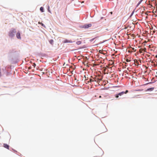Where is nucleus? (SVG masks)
<instances>
[{
  "instance_id": "1",
  "label": "nucleus",
  "mask_w": 157,
  "mask_h": 157,
  "mask_svg": "<svg viewBox=\"0 0 157 157\" xmlns=\"http://www.w3.org/2000/svg\"><path fill=\"white\" fill-rule=\"evenodd\" d=\"M102 80L101 78H99L98 76H94V77L91 76V78L90 79V82H99L100 81Z\"/></svg>"
},
{
  "instance_id": "2",
  "label": "nucleus",
  "mask_w": 157,
  "mask_h": 157,
  "mask_svg": "<svg viewBox=\"0 0 157 157\" xmlns=\"http://www.w3.org/2000/svg\"><path fill=\"white\" fill-rule=\"evenodd\" d=\"M16 33V30L15 29H12L10 31L9 33V36L11 37H13L14 36V34Z\"/></svg>"
},
{
  "instance_id": "3",
  "label": "nucleus",
  "mask_w": 157,
  "mask_h": 157,
  "mask_svg": "<svg viewBox=\"0 0 157 157\" xmlns=\"http://www.w3.org/2000/svg\"><path fill=\"white\" fill-rule=\"evenodd\" d=\"M128 92V90H126L125 92L124 91H122L120 93H119L117 94H116L115 95V98H118L119 96H121L122 95H123L124 94H126Z\"/></svg>"
},
{
  "instance_id": "4",
  "label": "nucleus",
  "mask_w": 157,
  "mask_h": 157,
  "mask_svg": "<svg viewBox=\"0 0 157 157\" xmlns=\"http://www.w3.org/2000/svg\"><path fill=\"white\" fill-rule=\"evenodd\" d=\"M63 43H72V41L71 40H68L67 39H65L63 41Z\"/></svg>"
},
{
  "instance_id": "5",
  "label": "nucleus",
  "mask_w": 157,
  "mask_h": 157,
  "mask_svg": "<svg viewBox=\"0 0 157 157\" xmlns=\"http://www.w3.org/2000/svg\"><path fill=\"white\" fill-rule=\"evenodd\" d=\"M92 26V25L91 24H86L84 25V27L85 28H88L90 27H91Z\"/></svg>"
},
{
  "instance_id": "6",
  "label": "nucleus",
  "mask_w": 157,
  "mask_h": 157,
  "mask_svg": "<svg viewBox=\"0 0 157 157\" xmlns=\"http://www.w3.org/2000/svg\"><path fill=\"white\" fill-rule=\"evenodd\" d=\"M16 37L18 39H21V37L20 36V34L19 32H18L16 34Z\"/></svg>"
},
{
  "instance_id": "7",
  "label": "nucleus",
  "mask_w": 157,
  "mask_h": 157,
  "mask_svg": "<svg viewBox=\"0 0 157 157\" xmlns=\"http://www.w3.org/2000/svg\"><path fill=\"white\" fill-rule=\"evenodd\" d=\"M3 145H4V147L6 148L7 149H9V145H8L7 144H4Z\"/></svg>"
},
{
  "instance_id": "8",
  "label": "nucleus",
  "mask_w": 157,
  "mask_h": 157,
  "mask_svg": "<svg viewBox=\"0 0 157 157\" xmlns=\"http://www.w3.org/2000/svg\"><path fill=\"white\" fill-rule=\"evenodd\" d=\"M130 51H131V52H135L136 50H135V49L134 48H131L130 50L128 51V52H130Z\"/></svg>"
},
{
  "instance_id": "9",
  "label": "nucleus",
  "mask_w": 157,
  "mask_h": 157,
  "mask_svg": "<svg viewBox=\"0 0 157 157\" xmlns=\"http://www.w3.org/2000/svg\"><path fill=\"white\" fill-rule=\"evenodd\" d=\"M154 89V87H152V88H149L147 90V91H152V90H153Z\"/></svg>"
},
{
  "instance_id": "10",
  "label": "nucleus",
  "mask_w": 157,
  "mask_h": 157,
  "mask_svg": "<svg viewBox=\"0 0 157 157\" xmlns=\"http://www.w3.org/2000/svg\"><path fill=\"white\" fill-rule=\"evenodd\" d=\"M145 49L146 50V49L145 48V49H143L142 48H140L139 50V52L140 53H142L144 51Z\"/></svg>"
},
{
  "instance_id": "11",
  "label": "nucleus",
  "mask_w": 157,
  "mask_h": 157,
  "mask_svg": "<svg viewBox=\"0 0 157 157\" xmlns=\"http://www.w3.org/2000/svg\"><path fill=\"white\" fill-rule=\"evenodd\" d=\"M82 43L81 41H78L76 42V44L77 45H79L80 44Z\"/></svg>"
},
{
  "instance_id": "12",
  "label": "nucleus",
  "mask_w": 157,
  "mask_h": 157,
  "mask_svg": "<svg viewBox=\"0 0 157 157\" xmlns=\"http://www.w3.org/2000/svg\"><path fill=\"white\" fill-rule=\"evenodd\" d=\"M53 40H51L50 41H49V43L50 44H52V45L53 44Z\"/></svg>"
},
{
  "instance_id": "13",
  "label": "nucleus",
  "mask_w": 157,
  "mask_h": 157,
  "mask_svg": "<svg viewBox=\"0 0 157 157\" xmlns=\"http://www.w3.org/2000/svg\"><path fill=\"white\" fill-rule=\"evenodd\" d=\"M40 10L42 12H44V9H43V7H41L40 8Z\"/></svg>"
},
{
  "instance_id": "14",
  "label": "nucleus",
  "mask_w": 157,
  "mask_h": 157,
  "mask_svg": "<svg viewBox=\"0 0 157 157\" xmlns=\"http://www.w3.org/2000/svg\"><path fill=\"white\" fill-rule=\"evenodd\" d=\"M38 23L39 24H41L42 26H43V27H45L43 23H42V22H39Z\"/></svg>"
},
{
  "instance_id": "15",
  "label": "nucleus",
  "mask_w": 157,
  "mask_h": 157,
  "mask_svg": "<svg viewBox=\"0 0 157 157\" xmlns=\"http://www.w3.org/2000/svg\"><path fill=\"white\" fill-rule=\"evenodd\" d=\"M126 61L127 62H130L131 60H130V59H127L126 60Z\"/></svg>"
},
{
  "instance_id": "16",
  "label": "nucleus",
  "mask_w": 157,
  "mask_h": 157,
  "mask_svg": "<svg viewBox=\"0 0 157 157\" xmlns=\"http://www.w3.org/2000/svg\"><path fill=\"white\" fill-rule=\"evenodd\" d=\"M143 0H141L138 3L137 5L138 6L141 3V2H142Z\"/></svg>"
},
{
  "instance_id": "17",
  "label": "nucleus",
  "mask_w": 157,
  "mask_h": 157,
  "mask_svg": "<svg viewBox=\"0 0 157 157\" xmlns=\"http://www.w3.org/2000/svg\"><path fill=\"white\" fill-rule=\"evenodd\" d=\"M33 67H35V66H36V64L35 63H33Z\"/></svg>"
},
{
  "instance_id": "18",
  "label": "nucleus",
  "mask_w": 157,
  "mask_h": 157,
  "mask_svg": "<svg viewBox=\"0 0 157 157\" xmlns=\"http://www.w3.org/2000/svg\"><path fill=\"white\" fill-rule=\"evenodd\" d=\"M95 39V38H93V39H92L91 40H90V41H91V42H92V41L94 39Z\"/></svg>"
},
{
  "instance_id": "19",
  "label": "nucleus",
  "mask_w": 157,
  "mask_h": 157,
  "mask_svg": "<svg viewBox=\"0 0 157 157\" xmlns=\"http://www.w3.org/2000/svg\"><path fill=\"white\" fill-rule=\"evenodd\" d=\"M49 7H48V11H49V12H50V11L49 10Z\"/></svg>"
},
{
  "instance_id": "20",
  "label": "nucleus",
  "mask_w": 157,
  "mask_h": 157,
  "mask_svg": "<svg viewBox=\"0 0 157 157\" xmlns=\"http://www.w3.org/2000/svg\"><path fill=\"white\" fill-rule=\"evenodd\" d=\"M147 56H148V57H149V56H150V55H148V54H147Z\"/></svg>"
},
{
  "instance_id": "21",
  "label": "nucleus",
  "mask_w": 157,
  "mask_h": 157,
  "mask_svg": "<svg viewBox=\"0 0 157 157\" xmlns=\"http://www.w3.org/2000/svg\"><path fill=\"white\" fill-rule=\"evenodd\" d=\"M136 63H138V61H136Z\"/></svg>"
},
{
  "instance_id": "22",
  "label": "nucleus",
  "mask_w": 157,
  "mask_h": 157,
  "mask_svg": "<svg viewBox=\"0 0 157 157\" xmlns=\"http://www.w3.org/2000/svg\"><path fill=\"white\" fill-rule=\"evenodd\" d=\"M99 98H101V96H100L99 97Z\"/></svg>"
},
{
  "instance_id": "23",
  "label": "nucleus",
  "mask_w": 157,
  "mask_h": 157,
  "mask_svg": "<svg viewBox=\"0 0 157 157\" xmlns=\"http://www.w3.org/2000/svg\"><path fill=\"white\" fill-rule=\"evenodd\" d=\"M155 57L157 58V55L155 56Z\"/></svg>"
},
{
  "instance_id": "24",
  "label": "nucleus",
  "mask_w": 157,
  "mask_h": 157,
  "mask_svg": "<svg viewBox=\"0 0 157 157\" xmlns=\"http://www.w3.org/2000/svg\"><path fill=\"white\" fill-rule=\"evenodd\" d=\"M111 14H112V12H111Z\"/></svg>"
},
{
  "instance_id": "25",
  "label": "nucleus",
  "mask_w": 157,
  "mask_h": 157,
  "mask_svg": "<svg viewBox=\"0 0 157 157\" xmlns=\"http://www.w3.org/2000/svg\"><path fill=\"white\" fill-rule=\"evenodd\" d=\"M154 12H156V11H154Z\"/></svg>"
},
{
  "instance_id": "26",
  "label": "nucleus",
  "mask_w": 157,
  "mask_h": 157,
  "mask_svg": "<svg viewBox=\"0 0 157 157\" xmlns=\"http://www.w3.org/2000/svg\"><path fill=\"white\" fill-rule=\"evenodd\" d=\"M154 12H156V11H154Z\"/></svg>"
}]
</instances>
